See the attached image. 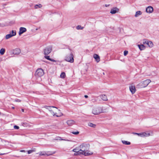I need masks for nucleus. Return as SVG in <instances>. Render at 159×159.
Here are the masks:
<instances>
[{"label":"nucleus","mask_w":159,"mask_h":159,"mask_svg":"<svg viewBox=\"0 0 159 159\" xmlns=\"http://www.w3.org/2000/svg\"><path fill=\"white\" fill-rule=\"evenodd\" d=\"M89 148V145L88 144L84 143L80 145L79 146V148L82 154L85 156L92 154H93L92 152L88 151Z\"/></svg>","instance_id":"1"},{"label":"nucleus","mask_w":159,"mask_h":159,"mask_svg":"<svg viewBox=\"0 0 159 159\" xmlns=\"http://www.w3.org/2000/svg\"><path fill=\"white\" fill-rule=\"evenodd\" d=\"M104 112L103 107H94L91 109L92 113L94 115H98Z\"/></svg>","instance_id":"2"},{"label":"nucleus","mask_w":159,"mask_h":159,"mask_svg":"<svg viewBox=\"0 0 159 159\" xmlns=\"http://www.w3.org/2000/svg\"><path fill=\"white\" fill-rule=\"evenodd\" d=\"M151 82V80L150 79H147L143 81L140 82L137 85L136 87L138 88L145 87H147Z\"/></svg>","instance_id":"3"},{"label":"nucleus","mask_w":159,"mask_h":159,"mask_svg":"<svg viewBox=\"0 0 159 159\" xmlns=\"http://www.w3.org/2000/svg\"><path fill=\"white\" fill-rule=\"evenodd\" d=\"M68 51L70 52L69 55H67L65 57V60L69 62L73 63L74 61V56L70 49H68Z\"/></svg>","instance_id":"4"},{"label":"nucleus","mask_w":159,"mask_h":159,"mask_svg":"<svg viewBox=\"0 0 159 159\" xmlns=\"http://www.w3.org/2000/svg\"><path fill=\"white\" fill-rule=\"evenodd\" d=\"M133 134H134L137 135L141 137H147L150 135V134L149 133L146 132H143L141 133H133Z\"/></svg>","instance_id":"5"},{"label":"nucleus","mask_w":159,"mask_h":159,"mask_svg":"<svg viewBox=\"0 0 159 159\" xmlns=\"http://www.w3.org/2000/svg\"><path fill=\"white\" fill-rule=\"evenodd\" d=\"M52 47L51 46H48L44 49V53L45 55L49 54L52 51Z\"/></svg>","instance_id":"6"},{"label":"nucleus","mask_w":159,"mask_h":159,"mask_svg":"<svg viewBox=\"0 0 159 159\" xmlns=\"http://www.w3.org/2000/svg\"><path fill=\"white\" fill-rule=\"evenodd\" d=\"M44 74V71L42 69H37L35 73L36 76L39 77L43 76Z\"/></svg>","instance_id":"7"},{"label":"nucleus","mask_w":159,"mask_h":159,"mask_svg":"<svg viewBox=\"0 0 159 159\" xmlns=\"http://www.w3.org/2000/svg\"><path fill=\"white\" fill-rule=\"evenodd\" d=\"M56 110H54L53 108H52L51 110V111H50L49 112H50L51 114L53 115V116H56L57 117H60L62 116V114L61 113H60L58 114H57V113L56 112Z\"/></svg>","instance_id":"8"},{"label":"nucleus","mask_w":159,"mask_h":159,"mask_svg":"<svg viewBox=\"0 0 159 159\" xmlns=\"http://www.w3.org/2000/svg\"><path fill=\"white\" fill-rule=\"evenodd\" d=\"M27 29L26 28L23 27H21L19 29V34L20 36L22 34L26 32Z\"/></svg>","instance_id":"9"},{"label":"nucleus","mask_w":159,"mask_h":159,"mask_svg":"<svg viewBox=\"0 0 159 159\" xmlns=\"http://www.w3.org/2000/svg\"><path fill=\"white\" fill-rule=\"evenodd\" d=\"M146 12L149 13H152L153 11V9L152 6H149L146 8Z\"/></svg>","instance_id":"10"},{"label":"nucleus","mask_w":159,"mask_h":159,"mask_svg":"<svg viewBox=\"0 0 159 159\" xmlns=\"http://www.w3.org/2000/svg\"><path fill=\"white\" fill-rule=\"evenodd\" d=\"M119 10L118 8L115 7L111 9L110 11V13L112 14H114L118 12Z\"/></svg>","instance_id":"11"},{"label":"nucleus","mask_w":159,"mask_h":159,"mask_svg":"<svg viewBox=\"0 0 159 159\" xmlns=\"http://www.w3.org/2000/svg\"><path fill=\"white\" fill-rule=\"evenodd\" d=\"M21 52L19 48H16L13 51V53L15 55L19 54Z\"/></svg>","instance_id":"12"},{"label":"nucleus","mask_w":159,"mask_h":159,"mask_svg":"<svg viewBox=\"0 0 159 159\" xmlns=\"http://www.w3.org/2000/svg\"><path fill=\"white\" fill-rule=\"evenodd\" d=\"M75 121L72 120H69L67 121L66 123L69 126H71L74 124Z\"/></svg>","instance_id":"13"},{"label":"nucleus","mask_w":159,"mask_h":159,"mask_svg":"<svg viewBox=\"0 0 159 159\" xmlns=\"http://www.w3.org/2000/svg\"><path fill=\"white\" fill-rule=\"evenodd\" d=\"M130 90L132 94L134 93L136 91V89L134 86L131 85L129 87Z\"/></svg>","instance_id":"14"},{"label":"nucleus","mask_w":159,"mask_h":159,"mask_svg":"<svg viewBox=\"0 0 159 159\" xmlns=\"http://www.w3.org/2000/svg\"><path fill=\"white\" fill-rule=\"evenodd\" d=\"M93 57L97 62H98L100 61V57L97 54H94L93 55Z\"/></svg>","instance_id":"15"},{"label":"nucleus","mask_w":159,"mask_h":159,"mask_svg":"<svg viewBox=\"0 0 159 159\" xmlns=\"http://www.w3.org/2000/svg\"><path fill=\"white\" fill-rule=\"evenodd\" d=\"M44 108L48 110L49 111H51V110L52 108H55L56 109H57V108L55 107L52 106H45L44 107Z\"/></svg>","instance_id":"16"},{"label":"nucleus","mask_w":159,"mask_h":159,"mask_svg":"<svg viewBox=\"0 0 159 159\" xmlns=\"http://www.w3.org/2000/svg\"><path fill=\"white\" fill-rule=\"evenodd\" d=\"M100 97L103 101H106L107 100V97L105 95H100Z\"/></svg>","instance_id":"17"},{"label":"nucleus","mask_w":159,"mask_h":159,"mask_svg":"<svg viewBox=\"0 0 159 159\" xmlns=\"http://www.w3.org/2000/svg\"><path fill=\"white\" fill-rule=\"evenodd\" d=\"M138 46L140 50H143L145 48V47L143 44L141 45L138 44Z\"/></svg>","instance_id":"18"},{"label":"nucleus","mask_w":159,"mask_h":159,"mask_svg":"<svg viewBox=\"0 0 159 159\" xmlns=\"http://www.w3.org/2000/svg\"><path fill=\"white\" fill-rule=\"evenodd\" d=\"M44 58L45 59H47V60L50 61H53V62H56V61H55L54 59L50 58V57L48 56H46V55L45 56H44Z\"/></svg>","instance_id":"19"},{"label":"nucleus","mask_w":159,"mask_h":159,"mask_svg":"<svg viewBox=\"0 0 159 159\" xmlns=\"http://www.w3.org/2000/svg\"><path fill=\"white\" fill-rule=\"evenodd\" d=\"M142 14V12L140 11H138L136 12L134 16L135 17H137L139 15H141Z\"/></svg>","instance_id":"20"},{"label":"nucleus","mask_w":159,"mask_h":159,"mask_svg":"<svg viewBox=\"0 0 159 159\" xmlns=\"http://www.w3.org/2000/svg\"><path fill=\"white\" fill-rule=\"evenodd\" d=\"M147 45L150 48L152 47L153 46V44L151 41H148V42H147Z\"/></svg>","instance_id":"21"},{"label":"nucleus","mask_w":159,"mask_h":159,"mask_svg":"<svg viewBox=\"0 0 159 159\" xmlns=\"http://www.w3.org/2000/svg\"><path fill=\"white\" fill-rule=\"evenodd\" d=\"M37 154H39L40 156H43L46 154V153L45 151L40 152Z\"/></svg>","instance_id":"22"},{"label":"nucleus","mask_w":159,"mask_h":159,"mask_svg":"<svg viewBox=\"0 0 159 159\" xmlns=\"http://www.w3.org/2000/svg\"><path fill=\"white\" fill-rule=\"evenodd\" d=\"M122 142L123 144L125 145H129L130 144V142L128 141L122 140Z\"/></svg>","instance_id":"23"},{"label":"nucleus","mask_w":159,"mask_h":159,"mask_svg":"<svg viewBox=\"0 0 159 159\" xmlns=\"http://www.w3.org/2000/svg\"><path fill=\"white\" fill-rule=\"evenodd\" d=\"M13 36L11 35V34H10L6 35L5 36V39H8L9 38L12 37Z\"/></svg>","instance_id":"24"},{"label":"nucleus","mask_w":159,"mask_h":159,"mask_svg":"<svg viewBox=\"0 0 159 159\" xmlns=\"http://www.w3.org/2000/svg\"><path fill=\"white\" fill-rule=\"evenodd\" d=\"M5 49L4 48H1L0 50V54L1 55H3L5 52Z\"/></svg>","instance_id":"25"},{"label":"nucleus","mask_w":159,"mask_h":159,"mask_svg":"<svg viewBox=\"0 0 159 159\" xmlns=\"http://www.w3.org/2000/svg\"><path fill=\"white\" fill-rule=\"evenodd\" d=\"M88 125L90 127L95 128L96 127V125L93 124L92 123H89L88 124Z\"/></svg>","instance_id":"26"},{"label":"nucleus","mask_w":159,"mask_h":159,"mask_svg":"<svg viewBox=\"0 0 159 159\" xmlns=\"http://www.w3.org/2000/svg\"><path fill=\"white\" fill-rule=\"evenodd\" d=\"M42 7V5L41 4L39 5L37 4L34 6V8L35 9H38V8H40Z\"/></svg>","instance_id":"27"},{"label":"nucleus","mask_w":159,"mask_h":159,"mask_svg":"<svg viewBox=\"0 0 159 159\" xmlns=\"http://www.w3.org/2000/svg\"><path fill=\"white\" fill-rule=\"evenodd\" d=\"M75 152V153H74V155L75 156L79 155L82 154V153L80 152V151H78V152Z\"/></svg>","instance_id":"28"},{"label":"nucleus","mask_w":159,"mask_h":159,"mask_svg":"<svg viewBox=\"0 0 159 159\" xmlns=\"http://www.w3.org/2000/svg\"><path fill=\"white\" fill-rule=\"evenodd\" d=\"M10 34H11L12 36H14L16 35V32L15 30H12Z\"/></svg>","instance_id":"29"},{"label":"nucleus","mask_w":159,"mask_h":159,"mask_svg":"<svg viewBox=\"0 0 159 159\" xmlns=\"http://www.w3.org/2000/svg\"><path fill=\"white\" fill-rule=\"evenodd\" d=\"M60 76L61 78H64L66 76V74L65 72H62L61 73Z\"/></svg>","instance_id":"30"},{"label":"nucleus","mask_w":159,"mask_h":159,"mask_svg":"<svg viewBox=\"0 0 159 159\" xmlns=\"http://www.w3.org/2000/svg\"><path fill=\"white\" fill-rule=\"evenodd\" d=\"M80 151V148H76L73 149V150H72V151L74 152H78V151Z\"/></svg>","instance_id":"31"},{"label":"nucleus","mask_w":159,"mask_h":159,"mask_svg":"<svg viewBox=\"0 0 159 159\" xmlns=\"http://www.w3.org/2000/svg\"><path fill=\"white\" fill-rule=\"evenodd\" d=\"M76 28L77 30H82L83 27H82L81 25H78L76 26Z\"/></svg>","instance_id":"32"},{"label":"nucleus","mask_w":159,"mask_h":159,"mask_svg":"<svg viewBox=\"0 0 159 159\" xmlns=\"http://www.w3.org/2000/svg\"><path fill=\"white\" fill-rule=\"evenodd\" d=\"M71 133L73 134H75V135H78L79 134V132L78 131H76L75 132H72Z\"/></svg>","instance_id":"33"},{"label":"nucleus","mask_w":159,"mask_h":159,"mask_svg":"<svg viewBox=\"0 0 159 159\" xmlns=\"http://www.w3.org/2000/svg\"><path fill=\"white\" fill-rule=\"evenodd\" d=\"M34 151H35V150H30L28 151L27 152H28V154H30V153H32L33 152H34Z\"/></svg>","instance_id":"34"},{"label":"nucleus","mask_w":159,"mask_h":159,"mask_svg":"<svg viewBox=\"0 0 159 159\" xmlns=\"http://www.w3.org/2000/svg\"><path fill=\"white\" fill-rule=\"evenodd\" d=\"M148 42V41H147L145 40H144L143 41V44H146L147 45V42Z\"/></svg>","instance_id":"35"},{"label":"nucleus","mask_w":159,"mask_h":159,"mask_svg":"<svg viewBox=\"0 0 159 159\" xmlns=\"http://www.w3.org/2000/svg\"><path fill=\"white\" fill-rule=\"evenodd\" d=\"M128 53V51H124V55L125 56H126Z\"/></svg>","instance_id":"36"},{"label":"nucleus","mask_w":159,"mask_h":159,"mask_svg":"<svg viewBox=\"0 0 159 159\" xmlns=\"http://www.w3.org/2000/svg\"><path fill=\"white\" fill-rule=\"evenodd\" d=\"M14 127L15 129H19V127L16 125H15Z\"/></svg>","instance_id":"37"},{"label":"nucleus","mask_w":159,"mask_h":159,"mask_svg":"<svg viewBox=\"0 0 159 159\" xmlns=\"http://www.w3.org/2000/svg\"><path fill=\"white\" fill-rule=\"evenodd\" d=\"M15 101L17 102H20L21 101L20 100L18 99H16Z\"/></svg>","instance_id":"38"},{"label":"nucleus","mask_w":159,"mask_h":159,"mask_svg":"<svg viewBox=\"0 0 159 159\" xmlns=\"http://www.w3.org/2000/svg\"><path fill=\"white\" fill-rule=\"evenodd\" d=\"M5 26V25L3 24L0 23V27H3Z\"/></svg>","instance_id":"39"},{"label":"nucleus","mask_w":159,"mask_h":159,"mask_svg":"<svg viewBox=\"0 0 159 159\" xmlns=\"http://www.w3.org/2000/svg\"><path fill=\"white\" fill-rule=\"evenodd\" d=\"M21 152H25V150H21L20 151Z\"/></svg>","instance_id":"40"},{"label":"nucleus","mask_w":159,"mask_h":159,"mask_svg":"<svg viewBox=\"0 0 159 159\" xmlns=\"http://www.w3.org/2000/svg\"><path fill=\"white\" fill-rule=\"evenodd\" d=\"M84 97L86 98H87L88 97V96L87 95H85L84 96Z\"/></svg>","instance_id":"41"},{"label":"nucleus","mask_w":159,"mask_h":159,"mask_svg":"<svg viewBox=\"0 0 159 159\" xmlns=\"http://www.w3.org/2000/svg\"><path fill=\"white\" fill-rule=\"evenodd\" d=\"M109 6V5L106 4V5H105V7H108Z\"/></svg>","instance_id":"42"},{"label":"nucleus","mask_w":159,"mask_h":159,"mask_svg":"<svg viewBox=\"0 0 159 159\" xmlns=\"http://www.w3.org/2000/svg\"><path fill=\"white\" fill-rule=\"evenodd\" d=\"M7 154V153H0V155H4V154Z\"/></svg>","instance_id":"43"},{"label":"nucleus","mask_w":159,"mask_h":159,"mask_svg":"<svg viewBox=\"0 0 159 159\" xmlns=\"http://www.w3.org/2000/svg\"><path fill=\"white\" fill-rule=\"evenodd\" d=\"M21 110H22V111L23 112H24V110L23 109H21Z\"/></svg>","instance_id":"44"},{"label":"nucleus","mask_w":159,"mask_h":159,"mask_svg":"<svg viewBox=\"0 0 159 159\" xmlns=\"http://www.w3.org/2000/svg\"><path fill=\"white\" fill-rule=\"evenodd\" d=\"M12 109H14V107H12Z\"/></svg>","instance_id":"45"},{"label":"nucleus","mask_w":159,"mask_h":159,"mask_svg":"<svg viewBox=\"0 0 159 159\" xmlns=\"http://www.w3.org/2000/svg\"><path fill=\"white\" fill-rule=\"evenodd\" d=\"M103 75H105V73L104 72H103Z\"/></svg>","instance_id":"46"}]
</instances>
